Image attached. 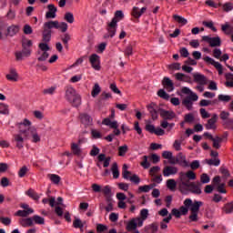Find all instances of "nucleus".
<instances>
[{
	"mask_svg": "<svg viewBox=\"0 0 233 233\" xmlns=\"http://www.w3.org/2000/svg\"><path fill=\"white\" fill-rule=\"evenodd\" d=\"M101 192L106 196V198H110V196H112V187H110V186H105Z\"/></svg>",
	"mask_w": 233,
	"mask_h": 233,
	"instance_id": "39",
	"label": "nucleus"
},
{
	"mask_svg": "<svg viewBox=\"0 0 233 233\" xmlns=\"http://www.w3.org/2000/svg\"><path fill=\"white\" fill-rule=\"evenodd\" d=\"M140 218L147 220L148 218V209L143 208L140 211Z\"/></svg>",
	"mask_w": 233,
	"mask_h": 233,
	"instance_id": "63",
	"label": "nucleus"
},
{
	"mask_svg": "<svg viewBox=\"0 0 233 233\" xmlns=\"http://www.w3.org/2000/svg\"><path fill=\"white\" fill-rule=\"evenodd\" d=\"M27 172H28V167L26 166H23L18 171L19 177H25Z\"/></svg>",
	"mask_w": 233,
	"mask_h": 233,
	"instance_id": "58",
	"label": "nucleus"
},
{
	"mask_svg": "<svg viewBox=\"0 0 233 233\" xmlns=\"http://www.w3.org/2000/svg\"><path fill=\"white\" fill-rule=\"evenodd\" d=\"M162 157H164V159H169V163L171 165H174V163H176L174 162V158L172 159V152L170 151H164L162 153Z\"/></svg>",
	"mask_w": 233,
	"mask_h": 233,
	"instance_id": "36",
	"label": "nucleus"
},
{
	"mask_svg": "<svg viewBox=\"0 0 233 233\" xmlns=\"http://www.w3.org/2000/svg\"><path fill=\"white\" fill-rule=\"evenodd\" d=\"M200 182L203 183L204 185L207 183H210V177L207 173H203L200 176Z\"/></svg>",
	"mask_w": 233,
	"mask_h": 233,
	"instance_id": "55",
	"label": "nucleus"
},
{
	"mask_svg": "<svg viewBox=\"0 0 233 233\" xmlns=\"http://www.w3.org/2000/svg\"><path fill=\"white\" fill-rule=\"evenodd\" d=\"M71 150L73 156H77L78 157H81V156H83V151L81 150L80 147H72Z\"/></svg>",
	"mask_w": 233,
	"mask_h": 233,
	"instance_id": "40",
	"label": "nucleus"
},
{
	"mask_svg": "<svg viewBox=\"0 0 233 233\" xmlns=\"http://www.w3.org/2000/svg\"><path fill=\"white\" fill-rule=\"evenodd\" d=\"M156 187V184H150V185H145V186H140L138 187L139 192H150L152 188Z\"/></svg>",
	"mask_w": 233,
	"mask_h": 233,
	"instance_id": "33",
	"label": "nucleus"
},
{
	"mask_svg": "<svg viewBox=\"0 0 233 233\" xmlns=\"http://www.w3.org/2000/svg\"><path fill=\"white\" fill-rule=\"evenodd\" d=\"M137 228V223L136 220L133 218L131 219L127 225V230L130 232V230H136Z\"/></svg>",
	"mask_w": 233,
	"mask_h": 233,
	"instance_id": "31",
	"label": "nucleus"
},
{
	"mask_svg": "<svg viewBox=\"0 0 233 233\" xmlns=\"http://www.w3.org/2000/svg\"><path fill=\"white\" fill-rule=\"evenodd\" d=\"M203 207L202 201L195 200L194 202L190 198H186L184 200V206L179 208L180 214L182 216H187L188 214V209L190 210L191 214L189 215L190 221H198V214H199V208Z\"/></svg>",
	"mask_w": 233,
	"mask_h": 233,
	"instance_id": "2",
	"label": "nucleus"
},
{
	"mask_svg": "<svg viewBox=\"0 0 233 233\" xmlns=\"http://www.w3.org/2000/svg\"><path fill=\"white\" fill-rule=\"evenodd\" d=\"M167 187L169 190H176V187H177V181L176 182L174 179L167 180Z\"/></svg>",
	"mask_w": 233,
	"mask_h": 233,
	"instance_id": "38",
	"label": "nucleus"
},
{
	"mask_svg": "<svg viewBox=\"0 0 233 233\" xmlns=\"http://www.w3.org/2000/svg\"><path fill=\"white\" fill-rule=\"evenodd\" d=\"M222 212H224V214H232V212H233V201L225 204L224 207L222 208Z\"/></svg>",
	"mask_w": 233,
	"mask_h": 233,
	"instance_id": "24",
	"label": "nucleus"
},
{
	"mask_svg": "<svg viewBox=\"0 0 233 233\" xmlns=\"http://www.w3.org/2000/svg\"><path fill=\"white\" fill-rule=\"evenodd\" d=\"M86 141H88V139L83 137L82 136L79 137V139H78V143L76 144V143H72L71 144V147H79L81 145H86Z\"/></svg>",
	"mask_w": 233,
	"mask_h": 233,
	"instance_id": "54",
	"label": "nucleus"
},
{
	"mask_svg": "<svg viewBox=\"0 0 233 233\" xmlns=\"http://www.w3.org/2000/svg\"><path fill=\"white\" fill-rule=\"evenodd\" d=\"M218 99L222 103H228L229 101H231L232 96L228 95H218Z\"/></svg>",
	"mask_w": 233,
	"mask_h": 233,
	"instance_id": "43",
	"label": "nucleus"
},
{
	"mask_svg": "<svg viewBox=\"0 0 233 233\" xmlns=\"http://www.w3.org/2000/svg\"><path fill=\"white\" fill-rule=\"evenodd\" d=\"M147 12V7H142L139 9L137 6H134L131 11V15L135 17V19H139L141 15H143Z\"/></svg>",
	"mask_w": 233,
	"mask_h": 233,
	"instance_id": "12",
	"label": "nucleus"
},
{
	"mask_svg": "<svg viewBox=\"0 0 233 233\" xmlns=\"http://www.w3.org/2000/svg\"><path fill=\"white\" fill-rule=\"evenodd\" d=\"M226 79H228V81L226 82V86H230L231 88H233V74L228 73L226 75Z\"/></svg>",
	"mask_w": 233,
	"mask_h": 233,
	"instance_id": "42",
	"label": "nucleus"
},
{
	"mask_svg": "<svg viewBox=\"0 0 233 233\" xmlns=\"http://www.w3.org/2000/svg\"><path fill=\"white\" fill-rule=\"evenodd\" d=\"M162 85L166 90L168 92H174V82L168 77H164L162 80Z\"/></svg>",
	"mask_w": 233,
	"mask_h": 233,
	"instance_id": "15",
	"label": "nucleus"
},
{
	"mask_svg": "<svg viewBox=\"0 0 233 233\" xmlns=\"http://www.w3.org/2000/svg\"><path fill=\"white\" fill-rule=\"evenodd\" d=\"M51 39H52V30H49L44 27V30L42 33V41L44 43H50Z\"/></svg>",
	"mask_w": 233,
	"mask_h": 233,
	"instance_id": "17",
	"label": "nucleus"
},
{
	"mask_svg": "<svg viewBox=\"0 0 233 233\" xmlns=\"http://www.w3.org/2000/svg\"><path fill=\"white\" fill-rule=\"evenodd\" d=\"M205 162L207 165H209V167H219L221 160L219 158H214V159H206Z\"/></svg>",
	"mask_w": 233,
	"mask_h": 233,
	"instance_id": "29",
	"label": "nucleus"
},
{
	"mask_svg": "<svg viewBox=\"0 0 233 233\" xmlns=\"http://www.w3.org/2000/svg\"><path fill=\"white\" fill-rule=\"evenodd\" d=\"M102 125H106V127H110V128H117V121L110 120V118H105L102 122Z\"/></svg>",
	"mask_w": 233,
	"mask_h": 233,
	"instance_id": "23",
	"label": "nucleus"
},
{
	"mask_svg": "<svg viewBox=\"0 0 233 233\" xmlns=\"http://www.w3.org/2000/svg\"><path fill=\"white\" fill-rule=\"evenodd\" d=\"M157 96H158V97H161L162 99H166V101H168V99H170V95H168L163 89L158 90Z\"/></svg>",
	"mask_w": 233,
	"mask_h": 233,
	"instance_id": "45",
	"label": "nucleus"
},
{
	"mask_svg": "<svg viewBox=\"0 0 233 233\" xmlns=\"http://www.w3.org/2000/svg\"><path fill=\"white\" fill-rule=\"evenodd\" d=\"M0 114H3L4 116H8L10 112L8 111V106L0 103Z\"/></svg>",
	"mask_w": 233,
	"mask_h": 233,
	"instance_id": "50",
	"label": "nucleus"
},
{
	"mask_svg": "<svg viewBox=\"0 0 233 233\" xmlns=\"http://www.w3.org/2000/svg\"><path fill=\"white\" fill-rule=\"evenodd\" d=\"M46 43L47 42H44L38 45V48H40L42 52H48V50H50V46H48Z\"/></svg>",
	"mask_w": 233,
	"mask_h": 233,
	"instance_id": "60",
	"label": "nucleus"
},
{
	"mask_svg": "<svg viewBox=\"0 0 233 233\" xmlns=\"http://www.w3.org/2000/svg\"><path fill=\"white\" fill-rule=\"evenodd\" d=\"M145 228H149V230H151V233H156L159 228V225L157 224V222H154L150 224L148 227H146Z\"/></svg>",
	"mask_w": 233,
	"mask_h": 233,
	"instance_id": "48",
	"label": "nucleus"
},
{
	"mask_svg": "<svg viewBox=\"0 0 233 233\" xmlns=\"http://www.w3.org/2000/svg\"><path fill=\"white\" fill-rule=\"evenodd\" d=\"M19 223L21 227L26 228V227H34V220L31 218H21L19 220Z\"/></svg>",
	"mask_w": 233,
	"mask_h": 233,
	"instance_id": "21",
	"label": "nucleus"
},
{
	"mask_svg": "<svg viewBox=\"0 0 233 233\" xmlns=\"http://www.w3.org/2000/svg\"><path fill=\"white\" fill-rule=\"evenodd\" d=\"M218 115L214 114L210 119L208 120L206 124L207 130H216V123L218 122Z\"/></svg>",
	"mask_w": 233,
	"mask_h": 233,
	"instance_id": "14",
	"label": "nucleus"
},
{
	"mask_svg": "<svg viewBox=\"0 0 233 233\" xmlns=\"http://www.w3.org/2000/svg\"><path fill=\"white\" fill-rule=\"evenodd\" d=\"M65 20L67 21V23H69L70 25H72V23H74V14L70 12L66 13Z\"/></svg>",
	"mask_w": 233,
	"mask_h": 233,
	"instance_id": "57",
	"label": "nucleus"
},
{
	"mask_svg": "<svg viewBox=\"0 0 233 233\" xmlns=\"http://www.w3.org/2000/svg\"><path fill=\"white\" fill-rule=\"evenodd\" d=\"M222 9L224 12H232L233 10V3L232 2H227L222 5Z\"/></svg>",
	"mask_w": 233,
	"mask_h": 233,
	"instance_id": "37",
	"label": "nucleus"
},
{
	"mask_svg": "<svg viewBox=\"0 0 233 233\" xmlns=\"http://www.w3.org/2000/svg\"><path fill=\"white\" fill-rule=\"evenodd\" d=\"M58 29L61 30L63 34H65V32L68 30V24H66V22H61L60 24L58 23Z\"/></svg>",
	"mask_w": 233,
	"mask_h": 233,
	"instance_id": "61",
	"label": "nucleus"
},
{
	"mask_svg": "<svg viewBox=\"0 0 233 233\" xmlns=\"http://www.w3.org/2000/svg\"><path fill=\"white\" fill-rule=\"evenodd\" d=\"M111 171H112L114 179H117L119 177V167H117L116 162H114L112 164Z\"/></svg>",
	"mask_w": 233,
	"mask_h": 233,
	"instance_id": "26",
	"label": "nucleus"
},
{
	"mask_svg": "<svg viewBox=\"0 0 233 233\" xmlns=\"http://www.w3.org/2000/svg\"><path fill=\"white\" fill-rule=\"evenodd\" d=\"M219 172H220V174H222V176H224V177H230V172L225 167H221L219 168Z\"/></svg>",
	"mask_w": 233,
	"mask_h": 233,
	"instance_id": "62",
	"label": "nucleus"
},
{
	"mask_svg": "<svg viewBox=\"0 0 233 233\" xmlns=\"http://www.w3.org/2000/svg\"><path fill=\"white\" fill-rule=\"evenodd\" d=\"M6 79L8 81H17V72L15 71V69H10V74L6 75Z\"/></svg>",
	"mask_w": 233,
	"mask_h": 233,
	"instance_id": "27",
	"label": "nucleus"
},
{
	"mask_svg": "<svg viewBox=\"0 0 233 233\" xmlns=\"http://www.w3.org/2000/svg\"><path fill=\"white\" fill-rule=\"evenodd\" d=\"M32 219L36 225H45V218L40 216L35 215Z\"/></svg>",
	"mask_w": 233,
	"mask_h": 233,
	"instance_id": "51",
	"label": "nucleus"
},
{
	"mask_svg": "<svg viewBox=\"0 0 233 233\" xmlns=\"http://www.w3.org/2000/svg\"><path fill=\"white\" fill-rule=\"evenodd\" d=\"M195 117H194V114L189 113L185 115L184 116V123H188L189 125H192V123H194L195 121Z\"/></svg>",
	"mask_w": 233,
	"mask_h": 233,
	"instance_id": "35",
	"label": "nucleus"
},
{
	"mask_svg": "<svg viewBox=\"0 0 233 233\" xmlns=\"http://www.w3.org/2000/svg\"><path fill=\"white\" fill-rule=\"evenodd\" d=\"M182 105L186 106L187 110H192V106L194 105L189 98H185L182 101Z\"/></svg>",
	"mask_w": 233,
	"mask_h": 233,
	"instance_id": "52",
	"label": "nucleus"
},
{
	"mask_svg": "<svg viewBox=\"0 0 233 233\" xmlns=\"http://www.w3.org/2000/svg\"><path fill=\"white\" fill-rule=\"evenodd\" d=\"M176 174H177V167H176L167 166L163 169V176L165 177H168V176H176Z\"/></svg>",
	"mask_w": 233,
	"mask_h": 233,
	"instance_id": "13",
	"label": "nucleus"
},
{
	"mask_svg": "<svg viewBox=\"0 0 233 233\" xmlns=\"http://www.w3.org/2000/svg\"><path fill=\"white\" fill-rule=\"evenodd\" d=\"M30 214H34V209L18 210L15 212V216H18L19 218H27Z\"/></svg>",
	"mask_w": 233,
	"mask_h": 233,
	"instance_id": "20",
	"label": "nucleus"
},
{
	"mask_svg": "<svg viewBox=\"0 0 233 233\" xmlns=\"http://www.w3.org/2000/svg\"><path fill=\"white\" fill-rule=\"evenodd\" d=\"M147 110L154 121L157 119V113L159 112L160 116L163 117L164 120L166 121H172L174 117H176V113L174 111H167L165 110L155 103H151L150 105L147 106Z\"/></svg>",
	"mask_w": 233,
	"mask_h": 233,
	"instance_id": "4",
	"label": "nucleus"
},
{
	"mask_svg": "<svg viewBox=\"0 0 233 233\" xmlns=\"http://www.w3.org/2000/svg\"><path fill=\"white\" fill-rule=\"evenodd\" d=\"M125 15H123V11L118 10L115 13V17L112 18L111 22L107 23V32L108 35H106L105 37H114L116 35V32L117 30V23L123 19Z\"/></svg>",
	"mask_w": 233,
	"mask_h": 233,
	"instance_id": "5",
	"label": "nucleus"
},
{
	"mask_svg": "<svg viewBox=\"0 0 233 233\" xmlns=\"http://www.w3.org/2000/svg\"><path fill=\"white\" fill-rule=\"evenodd\" d=\"M204 61L215 66L218 72V76H223V66L219 62H216V60H214V58H210V56H205Z\"/></svg>",
	"mask_w": 233,
	"mask_h": 233,
	"instance_id": "9",
	"label": "nucleus"
},
{
	"mask_svg": "<svg viewBox=\"0 0 233 233\" xmlns=\"http://www.w3.org/2000/svg\"><path fill=\"white\" fill-rule=\"evenodd\" d=\"M133 47H132V45H128L127 46L125 51H124V54L126 56V57H130V56H132L133 54Z\"/></svg>",
	"mask_w": 233,
	"mask_h": 233,
	"instance_id": "56",
	"label": "nucleus"
},
{
	"mask_svg": "<svg viewBox=\"0 0 233 233\" xmlns=\"http://www.w3.org/2000/svg\"><path fill=\"white\" fill-rule=\"evenodd\" d=\"M177 81H185V83H190V76L183 74V73H177L175 75Z\"/></svg>",
	"mask_w": 233,
	"mask_h": 233,
	"instance_id": "22",
	"label": "nucleus"
},
{
	"mask_svg": "<svg viewBox=\"0 0 233 233\" xmlns=\"http://www.w3.org/2000/svg\"><path fill=\"white\" fill-rule=\"evenodd\" d=\"M26 195L31 198V199H34L35 201H39V195L34 189H29L26 191Z\"/></svg>",
	"mask_w": 233,
	"mask_h": 233,
	"instance_id": "34",
	"label": "nucleus"
},
{
	"mask_svg": "<svg viewBox=\"0 0 233 233\" xmlns=\"http://www.w3.org/2000/svg\"><path fill=\"white\" fill-rule=\"evenodd\" d=\"M17 32H19L18 25H11L7 28V35H9L10 37H14V35H15Z\"/></svg>",
	"mask_w": 233,
	"mask_h": 233,
	"instance_id": "25",
	"label": "nucleus"
},
{
	"mask_svg": "<svg viewBox=\"0 0 233 233\" xmlns=\"http://www.w3.org/2000/svg\"><path fill=\"white\" fill-rule=\"evenodd\" d=\"M31 125L32 122L25 118L23 122L18 124V129L20 130V133L23 134L24 137H25V139L32 137L31 141L33 143H39V141H41V137H39V134H37L35 127H30Z\"/></svg>",
	"mask_w": 233,
	"mask_h": 233,
	"instance_id": "3",
	"label": "nucleus"
},
{
	"mask_svg": "<svg viewBox=\"0 0 233 233\" xmlns=\"http://www.w3.org/2000/svg\"><path fill=\"white\" fill-rule=\"evenodd\" d=\"M89 63L95 70H101V60L97 54H93L89 56Z\"/></svg>",
	"mask_w": 233,
	"mask_h": 233,
	"instance_id": "8",
	"label": "nucleus"
},
{
	"mask_svg": "<svg viewBox=\"0 0 233 233\" xmlns=\"http://www.w3.org/2000/svg\"><path fill=\"white\" fill-rule=\"evenodd\" d=\"M48 179L54 183V185H59L61 182V177L56 174H48L47 175Z\"/></svg>",
	"mask_w": 233,
	"mask_h": 233,
	"instance_id": "28",
	"label": "nucleus"
},
{
	"mask_svg": "<svg viewBox=\"0 0 233 233\" xmlns=\"http://www.w3.org/2000/svg\"><path fill=\"white\" fill-rule=\"evenodd\" d=\"M55 93H56V87H54V86L43 90V94L45 96H46V95L54 96Z\"/></svg>",
	"mask_w": 233,
	"mask_h": 233,
	"instance_id": "59",
	"label": "nucleus"
},
{
	"mask_svg": "<svg viewBox=\"0 0 233 233\" xmlns=\"http://www.w3.org/2000/svg\"><path fill=\"white\" fill-rule=\"evenodd\" d=\"M100 93H101V86H99V84H95L91 92L92 97H97V96H99Z\"/></svg>",
	"mask_w": 233,
	"mask_h": 233,
	"instance_id": "30",
	"label": "nucleus"
},
{
	"mask_svg": "<svg viewBox=\"0 0 233 233\" xmlns=\"http://www.w3.org/2000/svg\"><path fill=\"white\" fill-rule=\"evenodd\" d=\"M146 130L150 134H155L156 136H165V131L161 127H154L152 124L146 125Z\"/></svg>",
	"mask_w": 233,
	"mask_h": 233,
	"instance_id": "10",
	"label": "nucleus"
},
{
	"mask_svg": "<svg viewBox=\"0 0 233 233\" xmlns=\"http://www.w3.org/2000/svg\"><path fill=\"white\" fill-rule=\"evenodd\" d=\"M80 121L85 127H90L92 125V117L86 113L80 115Z\"/></svg>",
	"mask_w": 233,
	"mask_h": 233,
	"instance_id": "16",
	"label": "nucleus"
},
{
	"mask_svg": "<svg viewBox=\"0 0 233 233\" xmlns=\"http://www.w3.org/2000/svg\"><path fill=\"white\" fill-rule=\"evenodd\" d=\"M73 227L74 228H83L85 225L83 224V221H81L79 218H75V220L73 221Z\"/></svg>",
	"mask_w": 233,
	"mask_h": 233,
	"instance_id": "46",
	"label": "nucleus"
},
{
	"mask_svg": "<svg viewBox=\"0 0 233 233\" xmlns=\"http://www.w3.org/2000/svg\"><path fill=\"white\" fill-rule=\"evenodd\" d=\"M15 141L17 143V147L20 145H23V141H25V136L21 134V131H19L18 135L14 136Z\"/></svg>",
	"mask_w": 233,
	"mask_h": 233,
	"instance_id": "32",
	"label": "nucleus"
},
{
	"mask_svg": "<svg viewBox=\"0 0 233 233\" xmlns=\"http://www.w3.org/2000/svg\"><path fill=\"white\" fill-rule=\"evenodd\" d=\"M226 184L220 183L216 186V189L219 192V194H227V189H225Z\"/></svg>",
	"mask_w": 233,
	"mask_h": 233,
	"instance_id": "53",
	"label": "nucleus"
},
{
	"mask_svg": "<svg viewBox=\"0 0 233 233\" xmlns=\"http://www.w3.org/2000/svg\"><path fill=\"white\" fill-rule=\"evenodd\" d=\"M202 41L209 44L212 48L221 46V38L219 36L210 37L208 35L202 36Z\"/></svg>",
	"mask_w": 233,
	"mask_h": 233,
	"instance_id": "7",
	"label": "nucleus"
},
{
	"mask_svg": "<svg viewBox=\"0 0 233 233\" xmlns=\"http://www.w3.org/2000/svg\"><path fill=\"white\" fill-rule=\"evenodd\" d=\"M178 176L177 187L181 194L187 195L191 192V194H196L197 196L201 195V185L196 184V182H190L196 180L197 177L194 171L180 172Z\"/></svg>",
	"mask_w": 233,
	"mask_h": 233,
	"instance_id": "1",
	"label": "nucleus"
},
{
	"mask_svg": "<svg viewBox=\"0 0 233 233\" xmlns=\"http://www.w3.org/2000/svg\"><path fill=\"white\" fill-rule=\"evenodd\" d=\"M173 18L177 21V23H179L180 25H187V23H188V21L186 18L179 16L177 15H174Z\"/></svg>",
	"mask_w": 233,
	"mask_h": 233,
	"instance_id": "47",
	"label": "nucleus"
},
{
	"mask_svg": "<svg viewBox=\"0 0 233 233\" xmlns=\"http://www.w3.org/2000/svg\"><path fill=\"white\" fill-rule=\"evenodd\" d=\"M193 77L195 83H198V85H208V78L205 75L196 73L193 75Z\"/></svg>",
	"mask_w": 233,
	"mask_h": 233,
	"instance_id": "11",
	"label": "nucleus"
},
{
	"mask_svg": "<svg viewBox=\"0 0 233 233\" xmlns=\"http://www.w3.org/2000/svg\"><path fill=\"white\" fill-rule=\"evenodd\" d=\"M219 117L220 119H222V121H224V124H225L227 123V121H230V119H228V117H230V113L227 111H221Z\"/></svg>",
	"mask_w": 233,
	"mask_h": 233,
	"instance_id": "44",
	"label": "nucleus"
},
{
	"mask_svg": "<svg viewBox=\"0 0 233 233\" xmlns=\"http://www.w3.org/2000/svg\"><path fill=\"white\" fill-rule=\"evenodd\" d=\"M91 137L92 139H101L103 135L97 129H91Z\"/></svg>",
	"mask_w": 233,
	"mask_h": 233,
	"instance_id": "41",
	"label": "nucleus"
},
{
	"mask_svg": "<svg viewBox=\"0 0 233 233\" xmlns=\"http://www.w3.org/2000/svg\"><path fill=\"white\" fill-rule=\"evenodd\" d=\"M44 28L47 30H52V28L59 29V22L58 21H49L44 24Z\"/></svg>",
	"mask_w": 233,
	"mask_h": 233,
	"instance_id": "19",
	"label": "nucleus"
},
{
	"mask_svg": "<svg viewBox=\"0 0 233 233\" xmlns=\"http://www.w3.org/2000/svg\"><path fill=\"white\" fill-rule=\"evenodd\" d=\"M227 133H225L222 137H216L212 138V142H213V147H219V145H221V143L227 141Z\"/></svg>",
	"mask_w": 233,
	"mask_h": 233,
	"instance_id": "18",
	"label": "nucleus"
},
{
	"mask_svg": "<svg viewBox=\"0 0 233 233\" xmlns=\"http://www.w3.org/2000/svg\"><path fill=\"white\" fill-rule=\"evenodd\" d=\"M61 41L65 45L66 48H68V41H70V35L66 33L64 35L61 36Z\"/></svg>",
	"mask_w": 233,
	"mask_h": 233,
	"instance_id": "49",
	"label": "nucleus"
},
{
	"mask_svg": "<svg viewBox=\"0 0 233 233\" xmlns=\"http://www.w3.org/2000/svg\"><path fill=\"white\" fill-rule=\"evenodd\" d=\"M66 99L76 108L81 105V96L72 86L66 87Z\"/></svg>",
	"mask_w": 233,
	"mask_h": 233,
	"instance_id": "6",
	"label": "nucleus"
},
{
	"mask_svg": "<svg viewBox=\"0 0 233 233\" xmlns=\"http://www.w3.org/2000/svg\"><path fill=\"white\" fill-rule=\"evenodd\" d=\"M34 30L32 29V26H30V25H24V34H25V35H30V34H32Z\"/></svg>",
	"mask_w": 233,
	"mask_h": 233,
	"instance_id": "64",
	"label": "nucleus"
}]
</instances>
